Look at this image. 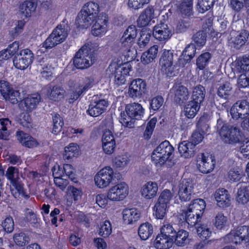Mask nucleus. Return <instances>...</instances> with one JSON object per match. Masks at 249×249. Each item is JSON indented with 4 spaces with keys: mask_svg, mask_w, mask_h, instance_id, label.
I'll list each match as a JSON object with an SVG mask.
<instances>
[{
    "mask_svg": "<svg viewBox=\"0 0 249 249\" xmlns=\"http://www.w3.org/2000/svg\"><path fill=\"white\" fill-rule=\"evenodd\" d=\"M195 183L190 179H184L180 181L178 185V195L182 201H187L191 199L195 194Z\"/></svg>",
    "mask_w": 249,
    "mask_h": 249,
    "instance_id": "f3484780",
    "label": "nucleus"
},
{
    "mask_svg": "<svg viewBox=\"0 0 249 249\" xmlns=\"http://www.w3.org/2000/svg\"><path fill=\"white\" fill-rule=\"evenodd\" d=\"M122 216L125 224L132 225L140 219L141 213L135 208L124 209L122 212Z\"/></svg>",
    "mask_w": 249,
    "mask_h": 249,
    "instance_id": "cd10ccee",
    "label": "nucleus"
},
{
    "mask_svg": "<svg viewBox=\"0 0 249 249\" xmlns=\"http://www.w3.org/2000/svg\"><path fill=\"white\" fill-rule=\"evenodd\" d=\"M157 119L154 118L151 119L148 122L143 134V136L145 139H149L151 137Z\"/></svg>",
    "mask_w": 249,
    "mask_h": 249,
    "instance_id": "338daca9",
    "label": "nucleus"
},
{
    "mask_svg": "<svg viewBox=\"0 0 249 249\" xmlns=\"http://www.w3.org/2000/svg\"><path fill=\"white\" fill-rule=\"evenodd\" d=\"M224 244L233 243L236 245L240 244L243 241H249V227L247 226H239L232 230L222 239Z\"/></svg>",
    "mask_w": 249,
    "mask_h": 249,
    "instance_id": "39448f33",
    "label": "nucleus"
},
{
    "mask_svg": "<svg viewBox=\"0 0 249 249\" xmlns=\"http://www.w3.org/2000/svg\"><path fill=\"white\" fill-rule=\"evenodd\" d=\"M159 190L158 183L155 181H148L143 184L140 189L141 196L146 200L155 198Z\"/></svg>",
    "mask_w": 249,
    "mask_h": 249,
    "instance_id": "4be33fe9",
    "label": "nucleus"
},
{
    "mask_svg": "<svg viewBox=\"0 0 249 249\" xmlns=\"http://www.w3.org/2000/svg\"><path fill=\"white\" fill-rule=\"evenodd\" d=\"M230 114L233 119H244L241 125L247 128L249 126V104L246 100L237 101L231 107Z\"/></svg>",
    "mask_w": 249,
    "mask_h": 249,
    "instance_id": "0eeeda50",
    "label": "nucleus"
},
{
    "mask_svg": "<svg viewBox=\"0 0 249 249\" xmlns=\"http://www.w3.org/2000/svg\"><path fill=\"white\" fill-rule=\"evenodd\" d=\"M234 69L237 73H242L249 71V55L238 57L233 63Z\"/></svg>",
    "mask_w": 249,
    "mask_h": 249,
    "instance_id": "72a5a7b5",
    "label": "nucleus"
},
{
    "mask_svg": "<svg viewBox=\"0 0 249 249\" xmlns=\"http://www.w3.org/2000/svg\"><path fill=\"white\" fill-rule=\"evenodd\" d=\"M109 105L108 102L98 95H95L89 105L88 112L92 117L99 116L106 110Z\"/></svg>",
    "mask_w": 249,
    "mask_h": 249,
    "instance_id": "2eb2a0df",
    "label": "nucleus"
},
{
    "mask_svg": "<svg viewBox=\"0 0 249 249\" xmlns=\"http://www.w3.org/2000/svg\"><path fill=\"white\" fill-rule=\"evenodd\" d=\"M174 151V147L169 142L165 141L161 142L153 152L152 160L156 166L159 167L163 165L169 158Z\"/></svg>",
    "mask_w": 249,
    "mask_h": 249,
    "instance_id": "423d86ee",
    "label": "nucleus"
},
{
    "mask_svg": "<svg viewBox=\"0 0 249 249\" xmlns=\"http://www.w3.org/2000/svg\"><path fill=\"white\" fill-rule=\"evenodd\" d=\"M194 41L197 47H202L206 43V34L204 31L196 33L193 36Z\"/></svg>",
    "mask_w": 249,
    "mask_h": 249,
    "instance_id": "052dcab7",
    "label": "nucleus"
},
{
    "mask_svg": "<svg viewBox=\"0 0 249 249\" xmlns=\"http://www.w3.org/2000/svg\"><path fill=\"white\" fill-rule=\"evenodd\" d=\"M178 7L182 15L190 16L192 12L193 0H181Z\"/></svg>",
    "mask_w": 249,
    "mask_h": 249,
    "instance_id": "09e8293b",
    "label": "nucleus"
},
{
    "mask_svg": "<svg viewBox=\"0 0 249 249\" xmlns=\"http://www.w3.org/2000/svg\"><path fill=\"white\" fill-rule=\"evenodd\" d=\"M216 160L212 155L201 154L197 160V167L203 174L212 172L215 165Z\"/></svg>",
    "mask_w": 249,
    "mask_h": 249,
    "instance_id": "dca6fc26",
    "label": "nucleus"
},
{
    "mask_svg": "<svg viewBox=\"0 0 249 249\" xmlns=\"http://www.w3.org/2000/svg\"><path fill=\"white\" fill-rule=\"evenodd\" d=\"M222 141L226 143L232 144L238 142L240 139V131L238 128L224 124L219 132Z\"/></svg>",
    "mask_w": 249,
    "mask_h": 249,
    "instance_id": "9b49d317",
    "label": "nucleus"
},
{
    "mask_svg": "<svg viewBox=\"0 0 249 249\" xmlns=\"http://www.w3.org/2000/svg\"><path fill=\"white\" fill-rule=\"evenodd\" d=\"M174 194L170 190L164 189L160 193L157 201L169 207L174 197Z\"/></svg>",
    "mask_w": 249,
    "mask_h": 249,
    "instance_id": "c03bdc74",
    "label": "nucleus"
},
{
    "mask_svg": "<svg viewBox=\"0 0 249 249\" xmlns=\"http://www.w3.org/2000/svg\"><path fill=\"white\" fill-rule=\"evenodd\" d=\"M5 176L12 184L11 191L13 196L15 198L19 197L20 196L26 197L22 185L18 181L19 178L18 168L12 166L9 167Z\"/></svg>",
    "mask_w": 249,
    "mask_h": 249,
    "instance_id": "6e6552de",
    "label": "nucleus"
},
{
    "mask_svg": "<svg viewBox=\"0 0 249 249\" xmlns=\"http://www.w3.org/2000/svg\"><path fill=\"white\" fill-rule=\"evenodd\" d=\"M189 233L184 230H180L176 232L175 235L172 236L173 243L178 247H184L189 240Z\"/></svg>",
    "mask_w": 249,
    "mask_h": 249,
    "instance_id": "c9c22d12",
    "label": "nucleus"
},
{
    "mask_svg": "<svg viewBox=\"0 0 249 249\" xmlns=\"http://www.w3.org/2000/svg\"><path fill=\"white\" fill-rule=\"evenodd\" d=\"M182 214L184 217L185 221L191 226L196 225L201 218V216L197 215L188 208L182 210Z\"/></svg>",
    "mask_w": 249,
    "mask_h": 249,
    "instance_id": "37998d69",
    "label": "nucleus"
},
{
    "mask_svg": "<svg viewBox=\"0 0 249 249\" xmlns=\"http://www.w3.org/2000/svg\"><path fill=\"white\" fill-rule=\"evenodd\" d=\"M201 104L193 100L188 102L184 106L183 112L188 118H193L200 109Z\"/></svg>",
    "mask_w": 249,
    "mask_h": 249,
    "instance_id": "f704fd0d",
    "label": "nucleus"
},
{
    "mask_svg": "<svg viewBox=\"0 0 249 249\" xmlns=\"http://www.w3.org/2000/svg\"><path fill=\"white\" fill-rule=\"evenodd\" d=\"M211 54L208 52L201 54L196 60V65L200 70H203L209 63Z\"/></svg>",
    "mask_w": 249,
    "mask_h": 249,
    "instance_id": "5fc2aeb1",
    "label": "nucleus"
},
{
    "mask_svg": "<svg viewBox=\"0 0 249 249\" xmlns=\"http://www.w3.org/2000/svg\"><path fill=\"white\" fill-rule=\"evenodd\" d=\"M79 154V147L78 145L75 143H71L65 147L63 155L65 159L71 160L78 156Z\"/></svg>",
    "mask_w": 249,
    "mask_h": 249,
    "instance_id": "79ce46f5",
    "label": "nucleus"
},
{
    "mask_svg": "<svg viewBox=\"0 0 249 249\" xmlns=\"http://www.w3.org/2000/svg\"><path fill=\"white\" fill-rule=\"evenodd\" d=\"M143 114L144 109L140 104L134 103L127 105L125 111L121 113L120 122L125 127L132 128L135 120L141 119Z\"/></svg>",
    "mask_w": 249,
    "mask_h": 249,
    "instance_id": "f257e3e1",
    "label": "nucleus"
},
{
    "mask_svg": "<svg viewBox=\"0 0 249 249\" xmlns=\"http://www.w3.org/2000/svg\"><path fill=\"white\" fill-rule=\"evenodd\" d=\"M173 53L170 50H164L160 63L161 71L168 76H174L178 73V69L173 65Z\"/></svg>",
    "mask_w": 249,
    "mask_h": 249,
    "instance_id": "f8f14e48",
    "label": "nucleus"
},
{
    "mask_svg": "<svg viewBox=\"0 0 249 249\" xmlns=\"http://www.w3.org/2000/svg\"><path fill=\"white\" fill-rule=\"evenodd\" d=\"M31 105V101L29 98L23 100L20 103V106L22 107L23 110L26 111L25 113H22L20 116V124L23 126L27 128H30L31 126V118L29 115Z\"/></svg>",
    "mask_w": 249,
    "mask_h": 249,
    "instance_id": "a878e982",
    "label": "nucleus"
},
{
    "mask_svg": "<svg viewBox=\"0 0 249 249\" xmlns=\"http://www.w3.org/2000/svg\"><path fill=\"white\" fill-rule=\"evenodd\" d=\"M132 157L128 154H123L116 156L113 160V165L120 169H124L131 161Z\"/></svg>",
    "mask_w": 249,
    "mask_h": 249,
    "instance_id": "ea45409f",
    "label": "nucleus"
},
{
    "mask_svg": "<svg viewBox=\"0 0 249 249\" xmlns=\"http://www.w3.org/2000/svg\"><path fill=\"white\" fill-rule=\"evenodd\" d=\"M83 195V192L80 188L73 186H69L67 189V196L69 198L73 199L74 201L80 200Z\"/></svg>",
    "mask_w": 249,
    "mask_h": 249,
    "instance_id": "8fccbe9b",
    "label": "nucleus"
},
{
    "mask_svg": "<svg viewBox=\"0 0 249 249\" xmlns=\"http://www.w3.org/2000/svg\"><path fill=\"white\" fill-rule=\"evenodd\" d=\"M158 48V46L155 45L144 52L141 56V62L143 64H148L152 62L157 56Z\"/></svg>",
    "mask_w": 249,
    "mask_h": 249,
    "instance_id": "58836bf2",
    "label": "nucleus"
},
{
    "mask_svg": "<svg viewBox=\"0 0 249 249\" xmlns=\"http://www.w3.org/2000/svg\"><path fill=\"white\" fill-rule=\"evenodd\" d=\"M13 238L15 243L19 246H24L29 241V238L22 232L15 234Z\"/></svg>",
    "mask_w": 249,
    "mask_h": 249,
    "instance_id": "680f3d73",
    "label": "nucleus"
},
{
    "mask_svg": "<svg viewBox=\"0 0 249 249\" xmlns=\"http://www.w3.org/2000/svg\"><path fill=\"white\" fill-rule=\"evenodd\" d=\"M249 36V34L247 31H241L240 33H237L235 38L232 41L235 45L241 46L245 43Z\"/></svg>",
    "mask_w": 249,
    "mask_h": 249,
    "instance_id": "bf43d9fd",
    "label": "nucleus"
},
{
    "mask_svg": "<svg viewBox=\"0 0 249 249\" xmlns=\"http://www.w3.org/2000/svg\"><path fill=\"white\" fill-rule=\"evenodd\" d=\"M146 87V83L143 79H134L129 85L128 94L133 98L141 96L145 92Z\"/></svg>",
    "mask_w": 249,
    "mask_h": 249,
    "instance_id": "aec40b11",
    "label": "nucleus"
},
{
    "mask_svg": "<svg viewBox=\"0 0 249 249\" xmlns=\"http://www.w3.org/2000/svg\"><path fill=\"white\" fill-rule=\"evenodd\" d=\"M116 141L111 130L105 131L102 137V146L104 153L107 155L112 154L116 147Z\"/></svg>",
    "mask_w": 249,
    "mask_h": 249,
    "instance_id": "412c9836",
    "label": "nucleus"
},
{
    "mask_svg": "<svg viewBox=\"0 0 249 249\" xmlns=\"http://www.w3.org/2000/svg\"><path fill=\"white\" fill-rule=\"evenodd\" d=\"M196 46L194 44L188 45L183 51L180 59H183L185 61H189L192 59L196 53Z\"/></svg>",
    "mask_w": 249,
    "mask_h": 249,
    "instance_id": "864d4df0",
    "label": "nucleus"
},
{
    "mask_svg": "<svg viewBox=\"0 0 249 249\" xmlns=\"http://www.w3.org/2000/svg\"><path fill=\"white\" fill-rule=\"evenodd\" d=\"M53 127L52 132L55 135H57L61 130L64 124L63 121L59 115L54 114L53 116Z\"/></svg>",
    "mask_w": 249,
    "mask_h": 249,
    "instance_id": "603ef678",
    "label": "nucleus"
},
{
    "mask_svg": "<svg viewBox=\"0 0 249 249\" xmlns=\"http://www.w3.org/2000/svg\"><path fill=\"white\" fill-rule=\"evenodd\" d=\"M114 179V171L109 166H106L100 170L94 177L95 185L99 189L108 187Z\"/></svg>",
    "mask_w": 249,
    "mask_h": 249,
    "instance_id": "1a4fd4ad",
    "label": "nucleus"
},
{
    "mask_svg": "<svg viewBox=\"0 0 249 249\" xmlns=\"http://www.w3.org/2000/svg\"><path fill=\"white\" fill-rule=\"evenodd\" d=\"M99 12V4L93 1L85 3L77 17L78 23L83 28L89 27L97 17Z\"/></svg>",
    "mask_w": 249,
    "mask_h": 249,
    "instance_id": "7ed1b4c3",
    "label": "nucleus"
},
{
    "mask_svg": "<svg viewBox=\"0 0 249 249\" xmlns=\"http://www.w3.org/2000/svg\"><path fill=\"white\" fill-rule=\"evenodd\" d=\"M151 37V33L142 31L139 38L138 44L141 48L145 47L149 42Z\"/></svg>",
    "mask_w": 249,
    "mask_h": 249,
    "instance_id": "0e129e2a",
    "label": "nucleus"
},
{
    "mask_svg": "<svg viewBox=\"0 0 249 249\" xmlns=\"http://www.w3.org/2000/svg\"><path fill=\"white\" fill-rule=\"evenodd\" d=\"M172 245L173 239L166 234H158L154 242V247L157 249H167Z\"/></svg>",
    "mask_w": 249,
    "mask_h": 249,
    "instance_id": "7c9ffc66",
    "label": "nucleus"
},
{
    "mask_svg": "<svg viewBox=\"0 0 249 249\" xmlns=\"http://www.w3.org/2000/svg\"><path fill=\"white\" fill-rule=\"evenodd\" d=\"M213 0H198L197 9L199 12L204 13L213 5Z\"/></svg>",
    "mask_w": 249,
    "mask_h": 249,
    "instance_id": "69168bd1",
    "label": "nucleus"
},
{
    "mask_svg": "<svg viewBox=\"0 0 249 249\" xmlns=\"http://www.w3.org/2000/svg\"><path fill=\"white\" fill-rule=\"evenodd\" d=\"M170 93L174 94V100L178 104L183 103L187 100L189 97L188 89L179 84L174 85L170 90Z\"/></svg>",
    "mask_w": 249,
    "mask_h": 249,
    "instance_id": "bb28decb",
    "label": "nucleus"
},
{
    "mask_svg": "<svg viewBox=\"0 0 249 249\" xmlns=\"http://www.w3.org/2000/svg\"><path fill=\"white\" fill-rule=\"evenodd\" d=\"M92 27L91 33L94 36H102L107 32L109 27L108 16L104 13L100 14L96 17Z\"/></svg>",
    "mask_w": 249,
    "mask_h": 249,
    "instance_id": "4468645a",
    "label": "nucleus"
},
{
    "mask_svg": "<svg viewBox=\"0 0 249 249\" xmlns=\"http://www.w3.org/2000/svg\"><path fill=\"white\" fill-rule=\"evenodd\" d=\"M169 207L157 201L153 208V215L157 219H162Z\"/></svg>",
    "mask_w": 249,
    "mask_h": 249,
    "instance_id": "de8ad7c7",
    "label": "nucleus"
},
{
    "mask_svg": "<svg viewBox=\"0 0 249 249\" xmlns=\"http://www.w3.org/2000/svg\"><path fill=\"white\" fill-rule=\"evenodd\" d=\"M93 44L89 42L82 47L76 53L74 59L73 64L78 69H86L92 65L94 62L92 52L93 50Z\"/></svg>",
    "mask_w": 249,
    "mask_h": 249,
    "instance_id": "f03ea898",
    "label": "nucleus"
},
{
    "mask_svg": "<svg viewBox=\"0 0 249 249\" xmlns=\"http://www.w3.org/2000/svg\"><path fill=\"white\" fill-rule=\"evenodd\" d=\"M236 200L239 204L245 205L249 201V189L245 183L239 185Z\"/></svg>",
    "mask_w": 249,
    "mask_h": 249,
    "instance_id": "473e14b6",
    "label": "nucleus"
},
{
    "mask_svg": "<svg viewBox=\"0 0 249 249\" xmlns=\"http://www.w3.org/2000/svg\"><path fill=\"white\" fill-rule=\"evenodd\" d=\"M196 229L197 235L202 240H207L212 236L211 226L207 223L197 224Z\"/></svg>",
    "mask_w": 249,
    "mask_h": 249,
    "instance_id": "e433bc0d",
    "label": "nucleus"
},
{
    "mask_svg": "<svg viewBox=\"0 0 249 249\" xmlns=\"http://www.w3.org/2000/svg\"><path fill=\"white\" fill-rule=\"evenodd\" d=\"M173 34L171 28L167 24L161 22L156 25L153 29L154 37L161 42L166 41Z\"/></svg>",
    "mask_w": 249,
    "mask_h": 249,
    "instance_id": "6ab92c4d",
    "label": "nucleus"
},
{
    "mask_svg": "<svg viewBox=\"0 0 249 249\" xmlns=\"http://www.w3.org/2000/svg\"><path fill=\"white\" fill-rule=\"evenodd\" d=\"M231 89L232 88L230 83L228 82H225L217 86V94L221 98L227 99L231 93Z\"/></svg>",
    "mask_w": 249,
    "mask_h": 249,
    "instance_id": "49530a36",
    "label": "nucleus"
},
{
    "mask_svg": "<svg viewBox=\"0 0 249 249\" xmlns=\"http://www.w3.org/2000/svg\"><path fill=\"white\" fill-rule=\"evenodd\" d=\"M107 192L109 201L120 202L127 196L129 187L125 182H120L110 187Z\"/></svg>",
    "mask_w": 249,
    "mask_h": 249,
    "instance_id": "9d476101",
    "label": "nucleus"
},
{
    "mask_svg": "<svg viewBox=\"0 0 249 249\" xmlns=\"http://www.w3.org/2000/svg\"><path fill=\"white\" fill-rule=\"evenodd\" d=\"M216 205L220 208H225L231 204V195L228 191L224 188L217 189L213 194Z\"/></svg>",
    "mask_w": 249,
    "mask_h": 249,
    "instance_id": "5701e85b",
    "label": "nucleus"
},
{
    "mask_svg": "<svg viewBox=\"0 0 249 249\" xmlns=\"http://www.w3.org/2000/svg\"><path fill=\"white\" fill-rule=\"evenodd\" d=\"M120 53L124 56L125 63H129L135 59L137 54V51L134 47L120 49Z\"/></svg>",
    "mask_w": 249,
    "mask_h": 249,
    "instance_id": "6e6d98bb",
    "label": "nucleus"
},
{
    "mask_svg": "<svg viewBox=\"0 0 249 249\" xmlns=\"http://www.w3.org/2000/svg\"><path fill=\"white\" fill-rule=\"evenodd\" d=\"M18 138L23 145L27 147H30L31 145V137L29 134L23 131H20L18 133Z\"/></svg>",
    "mask_w": 249,
    "mask_h": 249,
    "instance_id": "e2e57ef3",
    "label": "nucleus"
},
{
    "mask_svg": "<svg viewBox=\"0 0 249 249\" xmlns=\"http://www.w3.org/2000/svg\"><path fill=\"white\" fill-rule=\"evenodd\" d=\"M19 11L22 17H30L31 15V0H26L19 7Z\"/></svg>",
    "mask_w": 249,
    "mask_h": 249,
    "instance_id": "13d9d810",
    "label": "nucleus"
},
{
    "mask_svg": "<svg viewBox=\"0 0 249 249\" xmlns=\"http://www.w3.org/2000/svg\"><path fill=\"white\" fill-rule=\"evenodd\" d=\"M205 96V88L201 86L197 85L193 89L192 100L201 104Z\"/></svg>",
    "mask_w": 249,
    "mask_h": 249,
    "instance_id": "a18cd8bd",
    "label": "nucleus"
},
{
    "mask_svg": "<svg viewBox=\"0 0 249 249\" xmlns=\"http://www.w3.org/2000/svg\"><path fill=\"white\" fill-rule=\"evenodd\" d=\"M213 224L217 230H223L229 227L230 220L222 212H219L213 220Z\"/></svg>",
    "mask_w": 249,
    "mask_h": 249,
    "instance_id": "2f4dec72",
    "label": "nucleus"
},
{
    "mask_svg": "<svg viewBox=\"0 0 249 249\" xmlns=\"http://www.w3.org/2000/svg\"><path fill=\"white\" fill-rule=\"evenodd\" d=\"M243 176V171L241 169L238 167H235L231 168L228 175V178L231 182H237Z\"/></svg>",
    "mask_w": 249,
    "mask_h": 249,
    "instance_id": "3c124183",
    "label": "nucleus"
},
{
    "mask_svg": "<svg viewBox=\"0 0 249 249\" xmlns=\"http://www.w3.org/2000/svg\"><path fill=\"white\" fill-rule=\"evenodd\" d=\"M206 207V203L204 200L197 198L193 200L188 207L189 211L194 212L198 216H201Z\"/></svg>",
    "mask_w": 249,
    "mask_h": 249,
    "instance_id": "4c0bfd02",
    "label": "nucleus"
},
{
    "mask_svg": "<svg viewBox=\"0 0 249 249\" xmlns=\"http://www.w3.org/2000/svg\"><path fill=\"white\" fill-rule=\"evenodd\" d=\"M159 13H157L152 6H148L144 9L139 16L137 20V26L140 28L145 27L151 25L154 23L153 19L157 18Z\"/></svg>",
    "mask_w": 249,
    "mask_h": 249,
    "instance_id": "a211bd4d",
    "label": "nucleus"
},
{
    "mask_svg": "<svg viewBox=\"0 0 249 249\" xmlns=\"http://www.w3.org/2000/svg\"><path fill=\"white\" fill-rule=\"evenodd\" d=\"M93 84V79L91 77L87 78L83 84H80L76 87L71 95V99L76 100L84 92L91 88Z\"/></svg>",
    "mask_w": 249,
    "mask_h": 249,
    "instance_id": "c85d7f7f",
    "label": "nucleus"
},
{
    "mask_svg": "<svg viewBox=\"0 0 249 249\" xmlns=\"http://www.w3.org/2000/svg\"><path fill=\"white\" fill-rule=\"evenodd\" d=\"M66 91L60 86H50L46 93V98L52 102H58L64 98Z\"/></svg>",
    "mask_w": 249,
    "mask_h": 249,
    "instance_id": "393cba45",
    "label": "nucleus"
},
{
    "mask_svg": "<svg viewBox=\"0 0 249 249\" xmlns=\"http://www.w3.org/2000/svg\"><path fill=\"white\" fill-rule=\"evenodd\" d=\"M31 58V52L29 49L23 50L19 54L16 55L13 59L15 67L18 69H26L29 64L28 60Z\"/></svg>",
    "mask_w": 249,
    "mask_h": 249,
    "instance_id": "b1692460",
    "label": "nucleus"
},
{
    "mask_svg": "<svg viewBox=\"0 0 249 249\" xmlns=\"http://www.w3.org/2000/svg\"><path fill=\"white\" fill-rule=\"evenodd\" d=\"M112 229L111 224L108 221H105L101 226L99 230V234L104 237L108 236L111 233Z\"/></svg>",
    "mask_w": 249,
    "mask_h": 249,
    "instance_id": "774afa93",
    "label": "nucleus"
},
{
    "mask_svg": "<svg viewBox=\"0 0 249 249\" xmlns=\"http://www.w3.org/2000/svg\"><path fill=\"white\" fill-rule=\"evenodd\" d=\"M0 123L1 125V129H0V139L7 140L9 135L7 128L10 124L11 122L8 119L5 118L0 119Z\"/></svg>",
    "mask_w": 249,
    "mask_h": 249,
    "instance_id": "4d7b16f0",
    "label": "nucleus"
},
{
    "mask_svg": "<svg viewBox=\"0 0 249 249\" xmlns=\"http://www.w3.org/2000/svg\"><path fill=\"white\" fill-rule=\"evenodd\" d=\"M153 232V226L148 222L140 225L138 229V234L142 240L148 239Z\"/></svg>",
    "mask_w": 249,
    "mask_h": 249,
    "instance_id": "a19ab883",
    "label": "nucleus"
},
{
    "mask_svg": "<svg viewBox=\"0 0 249 249\" xmlns=\"http://www.w3.org/2000/svg\"><path fill=\"white\" fill-rule=\"evenodd\" d=\"M178 150L181 157L189 159L194 155L195 147L193 143L183 141L179 144Z\"/></svg>",
    "mask_w": 249,
    "mask_h": 249,
    "instance_id": "c756f323",
    "label": "nucleus"
},
{
    "mask_svg": "<svg viewBox=\"0 0 249 249\" xmlns=\"http://www.w3.org/2000/svg\"><path fill=\"white\" fill-rule=\"evenodd\" d=\"M131 68L130 63H123L118 61L117 62H112L107 71V72H112L114 84L117 86H120L125 83L126 76L128 75Z\"/></svg>",
    "mask_w": 249,
    "mask_h": 249,
    "instance_id": "20e7f679",
    "label": "nucleus"
},
{
    "mask_svg": "<svg viewBox=\"0 0 249 249\" xmlns=\"http://www.w3.org/2000/svg\"><path fill=\"white\" fill-rule=\"evenodd\" d=\"M67 35V29L61 25H58L46 39L44 46L47 49L52 48L64 41Z\"/></svg>",
    "mask_w": 249,
    "mask_h": 249,
    "instance_id": "ddd939ff",
    "label": "nucleus"
}]
</instances>
